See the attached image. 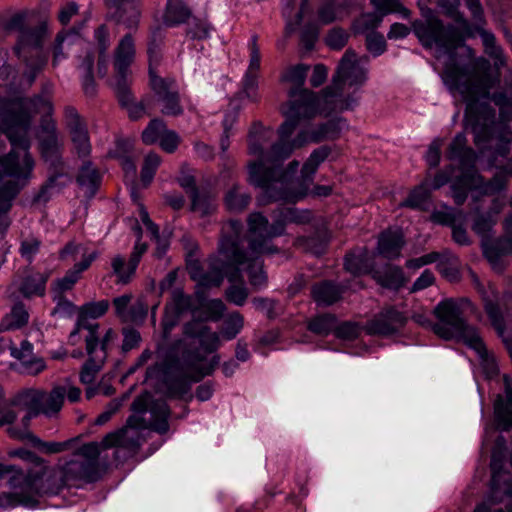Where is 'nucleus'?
Segmentation results:
<instances>
[{"instance_id": "obj_1", "label": "nucleus", "mask_w": 512, "mask_h": 512, "mask_svg": "<svg viewBox=\"0 0 512 512\" xmlns=\"http://www.w3.org/2000/svg\"><path fill=\"white\" fill-rule=\"evenodd\" d=\"M466 50L468 59L463 65L452 58L446 62L442 80L452 95L459 93L466 102V116L472 122L474 143L480 154H489L490 164L499 166L510 159L512 131L506 122L512 117V101L504 93L493 95V102L499 106V121L489 105H477L479 100L489 99L495 80L490 62L484 57H475L471 48Z\"/></svg>"}, {"instance_id": "obj_2", "label": "nucleus", "mask_w": 512, "mask_h": 512, "mask_svg": "<svg viewBox=\"0 0 512 512\" xmlns=\"http://www.w3.org/2000/svg\"><path fill=\"white\" fill-rule=\"evenodd\" d=\"M243 225L239 220H229L222 228V237L218 245V255L209 258L208 270H205L199 260L187 262L190 278L202 287H218L224 278L235 283L241 280V272L247 271L250 284L255 288L266 285L267 276L263 270V261L257 252L263 248V243L251 241V255L243 252Z\"/></svg>"}, {"instance_id": "obj_3", "label": "nucleus", "mask_w": 512, "mask_h": 512, "mask_svg": "<svg viewBox=\"0 0 512 512\" xmlns=\"http://www.w3.org/2000/svg\"><path fill=\"white\" fill-rule=\"evenodd\" d=\"M31 114L1 123V131L7 136L11 150L0 157V232L10 226L8 213L12 202L28 184L33 175L35 161L30 153L29 130Z\"/></svg>"}, {"instance_id": "obj_4", "label": "nucleus", "mask_w": 512, "mask_h": 512, "mask_svg": "<svg viewBox=\"0 0 512 512\" xmlns=\"http://www.w3.org/2000/svg\"><path fill=\"white\" fill-rule=\"evenodd\" d=\"M335 97L326 94V87L319 94L309 89L290 88L283 111L286 120L278 128L279 142L273 147V155L282 159L290 157L293 153L290 137L301 121L311 120L317 115L329 116L347 111L352 100L339 102Z\"/></svg>"}, {"instance_id": "obj_5", "label": "nucleus", "mask_w": 512, "mask_h": 512, "mask_svg": "<svg viewBox=\"0 0 512 512\" xmlns=\"http://www.w3.org/2000/svg\"><path fill=\"white\" fill-rule=\"evenodd\" d=\"M483 156L487 158L488 165L493 167L489 161L490 155L485 153ZM447 158L457 160L461 168L466 170L452 185V197L458 206L466 201L468 190H479L484 195H495L504 190L508 178L512 176L511 156L507 163L494 166L499 171L491 180L485 181L484 177L474 169L477 154L472 148L467 147V138L464 133H458L454 137L449 145Z\"/></svg>"}, {"instance_id": "obj_6", "label": "nucleus", "mask_w": 512, "mask_h": 512, "mask_svg": "<svg viewBox=\"0 0 512 512\" xmlns=\"http://www.w3.org/2000/svg\"><path fill=\"white\" fill-rule=\"evenodd\" d=\"M183 346V340L177 341L163 362V384L172 398L183 399L189 394L192 383L211 375L220 362V357L215 355L204 364L205 355L198 349Z\"/></svg>"}, {"instance_id": "obj_7", "label": "nucleus", "mask_w": 512, "mask_h": 512, "mask_svg": "<svg viewBox=\"0 0 512 512\" xmlns=\"http://www.w3.org/2000/svg\"><path fill=\"white\" fill-rule=\"evenodd\" d=\"M282 163H268L266 167H262L261 163H248V182L262 190L259 198L262 204L276 201L296 203L307 195L308 183L302 181L296 188L294 181L299 162L293 160L286 168L282 167Z\"/></svg>"}, {"instance_id": "obj_8", "label": "nucleus", "mask_w": 512, "mask_h": 512, "mask_svg": "<svg viewBox=\"0 0 512 512\" xmlns=\"http://www.w3.org/2000/svg\"><path fill=\"white\" fill-rule=\"evenodd\" d=\"M8 455L29 462L35 468L24 472L21 468L11 465L14 470L7 475H9L8 484L13 491L5 493V498L12 505L34 506L36 497L45 491L44 477L49 470L45 460L25 448L11 450Z\"/></svg>"}, {"instance_id": "obj_9", "label": "nucleus", "mask_w": 512, "mask_h": 512, "mask_svg": "<svg viewBox=\"0 0 512 512\" xmlns=\"http://www.w3.org/2000/svg\"><path fill=\"white\" fill-rule=\"evenodd\" d=\"M434 314L439 320V323L433 326L435 334L445 340L453 338L462 340L469 348L476 351L481 360L487 363L491 373H496L494 360L489 358L478 330L465 321L456 301L446 299L439 302L434 308Z\"/></svg>"}, {"instance_id": "obj_10", "label": "nucleus", "mask_w": 512, "mask_h": 512, "mask_svg": "<svg viewBox=\"0 0 512 512\" xmlns=\"http://www.w3.org/2000/svg\"><path fill=\"white\" fill-rule=\"evenodd\" d=\"M150 416V420L146 421L143 416L131 415L124 427L108 433L102 439L99 443L100 449L117 447L135 453L141 446L140 430L151 429L160 434H165L169 430L170 409L164 400H157L152 404Z\"/></svg>"}, {"instance_id": "obj_11", "label": "nucleus", "mask_w": 512, "mask_h": 512, "mask_svg": "<svg viewBox=\"0 0 512 512\" xmlns=\"http://www.w3.org/2000/svg\"><path fill=\"white\" fill-rule=\"evenodd\" d=\"M71 459L59 468V481L54 485H45L44 493L57 494L65 487H80L83 483H92L99 478L100 445L89 442L82 445Z\"/></svg>"}, {"instance_id": "obj_12", "label": "nucleus", "mask_w": 512, "mask_h": 512, "mask_svg": "<svg viewBox=\"0 0 512 512\" xmlns=\"http://www.w3.org/2000/svg\"><path fill=\"white\" fill-rule=\"evenodd\" d=\"M418 6L425 20H414L412 30L422 46L426 49L436 46L443 53L452 55L463 44L460 31L451 24L444 25L433 10L423 6L421 2Z\"/></svg>"}, {"instance_id": "obj_13", "label": "nucleus", "mask_w": 512, "mask_h": 512, "mask_svg": "<svg viewBox=\"0 0 512 512\" xmlns=\"http://www.w3.org/2000/svg\"><path fill=\"white\" fill-rule=\"evenodd\" d=\"M41 108L39 113H43L41 124H40V151L45 162L49 164L50 174L46 183L42 186L37 199L47 200L46 193L49 189L57 186V181L60 178L66 177L68 178V174L66 172L65 164L61 157V149L62 144L59 142L57 134H56V125L53 119L51 118V114L53 111V105L51 104V110L44 111L41 105L38 106ZM31 114V119L38 112H34V108L31 107L28 109Z\"/></svg>"}, {"instance_id": "obj_14", "label": "nucleus", "mask_w": 512, "mask_h": 512, "mask_svg": "<svg viewBox=\"0 0 512 512\" xmlns=\"http://www.w3.org/2000/svg\"><path fill=\"white\" fill-rule=\"evenodd\" d=\"M136 57L135 41L131 33L125 34L118 41L113 51V69L115 74L114 90L121 107L126 109L134 103L130 90V67Z\"/></svg>"}, {"instance_id": "obj_15", "label": "nucleus", "mask_w": 512, "mask_h": 512, "mask_svg": "<svg viewBox=\"0 0 512 512\" xmlns=\"http://www.w3.org/2000/svg\"><path fill=\"white\" fill-rule=\"evenodd\" d=\"M367 80V70L360 66L356 60V54L352 50H346L341 58L337 70L332 77L331 84L326 87V94L335 95L339 102L352 100L348 110H352L358 104V99L353 94L344 95L346 85L360 87Z\"/></svg>"}, {"instance_id": "obj_16", "label": "nucleus", "mask_w": 512, "mask_h": 512, "mask_svg": "<svg viewBox=\"0 0 512 512\" xmlns=\"http://www.w3.org/2000/svg\"><path fill=\"white\" fill-rule=\"evenodd\" d=\"M48 33V26L45 21L35 25L29 23L18 35L14 52L22 59L27 67L35 74L47 63V56L43 53L42 47Z\"/></svg>"}, {"instance_id": "obj_17", "label": "nucleus", "mask_w": 512, "mask_h": 512, "mask_svg": "<svg viewBox=\"0 0 512 512\" xmlns=\"http://www.w3.org/2000/svg\"><path fill=\"white\" fill-rule=\"evenodd\" d=\"M149 84L158 102L162 104L161 113L163 115L176 117L183 114L179 89L175 79L162 78L156 74L153 68H150Z\"/></svg>"}, {"instance_id": "obj_18", "label": "nucleus", "mask_w": 512, "mask_h": 512, "mask_svg": "<svg viewBox=\"0 0 512 512\" xmlns=\"http://www.w3.org/2000/svg\"><path fill=\"white\" fill-rule=\"evenodd\" d=\"M274 131L270 127L263 126L260 122H254L248 133V153L258 159L256 163H261L266 167L268 163L284 162L287 158H278L273 155V147L279 142L273 143L268 150L267 145L273 139Z\"/></svg>"}, {"instance_id": "obj_19", "label": "nucleus", "mask_w": 512, "mask_h": 512, "mask_svg": "<svg viewBox=\"0 0 512 512\" xmlns=\"http://www.w3.org/2000/svg\"><path fill=\"white\" fill-rule=\"evenodd\" d=\"M407 322L403 312L394 306L383 308L371 320L364 325V331L373 336H390L402 329Z\"/></svg>"}, {"instance_id": "obj_20", "label": "nucleus", "mask_w": 512, "mask_h": 512, "mask_svg": "<svg viewBox=\"0 0 512 512\" xmlns=\"http://www.w3.org/2000/svg\"><path fill=\"white\" fill-rule=\"evenodd\" d=\"M346 122L343 118L331 119L311 129H302L292 140L293 151L308 143H320L326 140H335L340 137Z\"/></svg>"}, {"instance_id": "obj_21", "label": "nucleus", "mask_w": 512, "mask_h": 512, "mask_svg": "<svg viewBox=\"0 0 512 512\" xmlns=\"http://www.w3.org/2000/svg\"><path fill=\"white\" fill-rule=\"evenodd\" d=\"M99 328V324H94L93 327L83 328L87 331L84 338L85 351L88 356L87 359H92L93 362H106L108 352L117 340L118 334L113 328H108L102 337H100Z\"/></svg>"}, {"instance_id": "obj_22", "label": "nucleus", "mask_w": 512, "mask_h": 512, "mask_svg": "<svg viewBox=\"0 0 512 512\" xmlns=\"http://www.w3.org/2000/svg\"><path fill=\"white\" fill-rule=\"evenodd\" d=\"M270 227L268 219L259 212H253L248 217V228L250 237L248 240V249L243 252L247 255H251V241H257V243H263L261 251L257 252V256L262 261L261 256L264 254L278 253V248L271 244L272 236H270Z\"/></svg>"}, {"instance_id": "obj_23", "label": "nucleus", "mask_w": 512, "mask_h": 512, "mask_svg": "<svg viewBox=\"0 0 512 512\" xmlns=\"http://www.w3.org/2000/svg\"><path fill=\"white\" fill-rule=\"evenodd\" d=\"M247 47L249 51V65L243 77V91L249 99L256 100L261 62V53L258 45L257 34H253L251 36Z\"/></svg>"}, {"instance_id": "obj_24", "label": "nucleus", "mask_w": 512, "mask_h": 512, "mask_svg": "<svg viewBox=\"0 0 512 512\" xmlns=\"http://www.w3.org/2000/svg\"><path fill=\"white\" fill-rule=\"evenodd\" d=\"M67 124L74 150L78 157L85 158L91 152V144L86 125L74 108L66 109Z\"/></svg>"}, {"instance_id": "obj_25", "label": "nucleus", "mask_w": 512, "mask_h": 512, "mask_svg": "<svg viewBox=\"0 0 512 512\" xmlns=\"http://www.w3.org/2000/svg\"><path fill=\"white\" fill-rule=\"evenodd\" d=\"M273 223L270 227V236L277 237L285 233L286 225L289 223L306 224L312 219L309 210H299L295 207H279L273 214Z\"/></svg>"}, {"instance_id": "obj_26", "label": "nucleus", "mask_w": 512, "mask_h": 512, "mask_svg": "<svg viewBox=\"0 0 512 512\" xmlns=\"http://www.w3.org/2000/svg\"><path fill=\"white\" fill-rule=\"evenodd\" d=\"M512 303V292L504 291L501 297L495 296L494 299L484 297V310L490 320L492 327L500 337H503L506 329L504 310L508 309Z\"/></svg>"}, {"instance_id": "obj_27", "label": "nucleus", "mask_w": 512, "mask_h": 512, "mask_svg": "<svg viewBox=\"0 0 512 512\" xmlns=\"http://www.w3.org/2000/svg\"><path fill=\"white\" fill-rule=\"evenodd\" d=\"M183 334L188 338L197 339L206 354L215 352L221 344L219 335L197 320L187 322L183 326Z\"/></svg>"}, {"instance_id": "obj_28", "label": "nucleus", "mask_w": 512, "mask_h": 512, "mask_svg": "<svg viewBox=\"0 0 512 512\" xmlns=\"http://www.w3.org/2000/svg\"><path fill=\"white\" fill-rule=\"evenodd\" d=\"M506 399L498 395L494 402L495 423L499 430L509 431L512 428V380L503 376Z\"/></svg>"}, {"instance_id": "obj_29", "label": "nucleus", "mask_w": 512, "mask_h": 512, "mask_svg": "<svg viewBox=\"0 0 512 512\" xmlns=\"http://www.w3.org/2000/svg\"><path fill=\"white\" fill-rule=\"evenodd\" d=\"M501 479V474L493 473L490 492L476 505L473 512H505L509 498L506 497V489L500 487Z\"/></svg>"}, {"instance_id": "obj_30", "label": "nucleus", "mask_w": 512, "mask_h": 512, "mask_svg": "<svg viewBox=\"0 0 512 512\" xmlns=\"http://www.w3.org/2000/svg\"><path fill=\"white\" fill-rule=\"evenodd\" d=\"M98 257L97 251L83 254L82 260L69 269L62 278L57 279L52 285L53 294H64L70 291L78 282L81 274L86 271Z\"/></svg>"}, {"instance_id": "obj_31", "label": "nucleus", "mask_w": 512, "mask_h": 512, "mask_svg": "<svg viewBox=\"0 0 512 512\" xmlns=\"http://www.w3.org/2000/svg\"><path fill=\"white\" fill-rule=\"evenodd\" d=\"M110 306L108 300L92 301L85 303L78 310V317L74 330L70 333V340L76 337L82 328L93 327L89 319H97L106 314Z\"/></svg>"}, {"instance_id": "obj_32", "label": "nucleus", "mask_w": 512, "mask_h": 512, "mask_svg": "<svg viewBox=\"0 0 512 512\" xmlns=\"http://www.w3.org/2000/svg\"><path fill=\"white\" fill-rule=\"evenodd\" d=\"M45 392L36 389L23 390L10 399V408L18 407L26 410V418H32L41 414V403L44 401Z\"/></svg>"}, {"instance_id": "obj_33", "label": "nucleus", "mask_w": 512, "mask_h": 512, "mask_svg": "<svg viewBox=\"0 0 512 512\" xmlns=\"http://www.w3.org/2000/svg\"><path fill=\"white\" fill-rule=\"evenodd\" d=\"M405 244L404 236L399 229H387L378 238V254L386 259H396L401 255Z\"/></svg>"}, {"instance_id": "obj_34", "label": "nucleus", "mask_w": 512, "mask_h": 512, "mask_svg": "<svg viewBox=\"0 0 512 512\" xmlns=\"http://www.w3.org/2000/svg\"><path fill=\"white\" fill-rule=\"evenodd\" d=\"M483 254L494 269L501 271L500 260L503 256L512 254V238L503 237L493 241L484 240Z\"/></svg>"}, {"instance_id": "obj_35", "label": "nucleus", "mask_w": 512, "mask_h": 512, "mask_svg": "<svg viewBox=\"0 0 512 512\" xmlns=\"http://www.w3.org/2000/svg\"><path fill=\"white\" fill-rule=\"evenodd\" d=\"M192 10L184 0H167L162 20L167 27H177L188 22Z\"/></svg>"}, {"instance_id": "obj_36", "label": "nucleus", "mask_w": 512, "mask_h": 512, "mask_svg": "<svg viewBox=\"0 0 512 512\" xmlns=\"http://www.w3.org/2000/svg\"><path fill=\"white\" fill-rule=\"evenodd\" d=\"M8 432L14 438L29 440L34 447L47 454H57L66 451L74 442V439H69L63 442H46L31 432L18 433L15 429L11 428L8 430Z\"/></svg>"}, {"instance_id": "obj_37", "label": "nucleus", "mask_w": 512, "mask_h": 512, "mask_svg": "<svg viewBox=\"0 0 512 512\" xmlns=\"http://www.w3.org/2000/svg\"><path fill=\"white\" fill-rule=\"evenodd\" d=\"M343 293L341 287L331 281L316 283L311 288L313 300L319 306H330L337 302Z\"/></svg>"}, {"instance_id": "obj_38", "label": "nucleus", "mask_w": 512, "mask_h": 512, "mask_svg": "<svg viewBox=\"0 0 512 512\" xmlns=\"http://www.w3.org/2000/svg\"><path fill=\"white\" fill-rule=\"evenodd\" d=\"M344 267L354 276H359L373 273L374 262L366 250H361L358 253L352 252L347 254Z\"/></svg>"}, {"instance_id": "obj_39", "label": "nucleus", "mask_w": 512, "mask_h": 512, "mask_svg": "<svg viewBox=\"0 0 512 512\" xmlns=\"http://www.w3.org/2000/svg\"><path fill=\"white\" fill-rule=\"evenodd\" d=\"M48 275L34 273L25 276L18 285L19 293L25 298L43 296L46 291Z\"/></svg>"}, {"instance_id": "obj_40", "label": "nucleus", "mask_w": 512, "mask_h": 512, "mask_svg": "<svg viewBox=\"0 0 512 512\" xmlns=\"http://www.w3.org/2000/svg\"><path fill=\"white\" fill-rule=\"evenodd\" d=\"M373 279L382 287L399 290L406 280L403 270L398 266H387L383 272L373 271Z\"/></svg>"}, {"instance_id": "obj_41", "label": "nucleus", "mask_w": 512, "mask_h": 512, "mask_svg": "<svg viewBox=\"0 0 512 512\" xmlns=\"http://www.w3.org/2000/svg\"><path fill=\"white\" fill-rule=\"evenodd\" d=\"M330 153L331 148L325 145L312 151L301 169V178L303 182L308 183V185L312 182L318 167L328 158Z\"/></svg>"}, {"instance_id": "obj_42", "label": "nucleus", "mask_w": 512, "mask_h": 512, "mask_svg": "<svg viewBox=\"0 0 512 512\" xmlns=\"http://www.w3.org/2000/svg\"><path fill=\"white\" fill-rule=\"evenodd\" d=\"M29 320V313L22 302H16L9 313L0 322V331L19 329L25 326Z\"/></svg>"}, {"instance_id": "obj_43", "label": "nucleus", "mask_w": 512, "mask_h": 512, "mask_svg": "<svg viewBox=\"0 0 512 512\" xmlns=\"http://www.w3.org/2000/svg\"><path fill=\"white\" fill-rule=\"evenodd\" d=\"M114 9V18L118 23L123 24L128 29L138 27L141 16L139 3L127 1Z\"/></svg>"}, {"instance_id": "obj_44", "label": "nucleus", "mask_w": 512, "mask_h": 512, "mask_svg": "<svg viewBox=\"0 0 512 512\" xmlns=\"http://www.w3.org/2000/svg\"><path fill=\"white\" fill-rule=\"evenodd\" d=\"M505 203L503 200L496 198L493 200V205L490 211L485 215H479L473 224V231L483 238L487 237L492 230L493 226L496 224V219L494 215L500 213L503 209Z\"/></svg>"}, {"instance_id": "obj_45", "label": "nucleus", "mask_w": 512, "mask_h": 512, "mask_svg": "<svg viewBox=\"0 0 512 512\" xmlns=\"http://www.w3.org/2000/svg\"><path fill=\"white\" fill-rule=\"evenodd\" d=\"M94 61V53L88 51L78 67L83 74L82 89L87 97H94L97 93V86L93 76Z\"/></svg>"}, {"instance_id": "obj_46", "label": "nucleus", "mask_w": 512, "mask_h": 512, "mask_svg": "<svg viewBox=\"0 0 512 512\" xmlns=\"http://www.w3.org/2000/svg\"><path fill=\"white\" fill-rule=\"evenodd\" d=\"M137 265L131 266V259L126 260L122 255H115L111 259V268L116 276L118 284L126 285L130 283L135 276Z\"/></svg>"}, {"instance_id": "obj_47", "label": "nucleus", "mask_w": 512, "mask_h": 512, "mask_svg": "<svg viewBox=\"0 0 512 512\" xmlns=\"http://www.w3.org/2000/svg\"><path fill=\"white\" fill-rule=\"evenodd\" d=\"M225 205L231 212H241L247 208L251 201V195L234 184L225 195Z\"/></svg>"}, {"instance_id": "obj_48", "label": "nucleus", "mask_w": 512, "mask_h": 512, "mask_svg": "<svg viewBox=\"0 0 512 512\" xmlns=\"http://www.w3.org/2000/svg\"><path fill=\"white\" fill-rule=\"evenodd\" d=\"M65 399V389L62 386H55L46 394L41 403V414L48 417L56 415L62 408Z\"/></svg>"}, {"instance_id": "obj_49", "label": "nucleus", "mask_w": 512, "mask_h": 512, "mask_svg": "<svg viewBox=\"0 0 512 512\" xmlns=\"http://www.w3.org/2000/svg\"><path fill=\"white\" fill-rule=\"evenodd\" d=\"M384 17L373 12H364L360 14L352 24V29L356 34H366L374 33V30L377 29L382 23Z\"/></svg>"}, {"instance_id": "obj_50", "label": "nucleus", "mask_w": 512, "mask_h": 512, "mask_svg": "<svg viewBox=\"0 0 512 512\" xmlns=\"http://www.w3.org/2000/svg\"><path fill=\"white\" fill-rule=\"evenodd\" d=\"M430 197V189L428 188V180L415 187L409 196L401 203L403 207L425 210Z\"/></svg>"}, {"instance_id": "obj_51", "label": "nucleus", "mask_w": 512, "mask_h": 512, "mask_svg": "<svg viewBox=\"0 0 512 512\" xmlns=\"http://www.w3.org/2000/svg\"><path fill=\"white\" fill-rule=\"evenodd\" d=\"M375 12L385 17L392 13H398L404 19H409L411 11L406 8L401 0H370Z\"/></svg>"}, {"instance_id": "obj_52", "label": "nucleus", "mask_w": 512, "mask_h": 512, "mask_svg": "<svg viewBox=\"0 0 512 512\" xmlns=\"http://www.w3.org/2000/svg\"><path fill=\"white\" fill-rule=\"evenodd\" d=\"M165 306L182 315L193 309L194 299L191 295L185 294L182 289L176 288L172 290L170 301Z\"/></svg>"}, {"instance_id": "obj_53", "label": "nucleus", "mask_w": 512, "mask_h": 512, "mask_svg": "<svg viewBox=\"0 0 512 512\" xmlns=\"http://www.w3.org/2000/svg\"><path fill=\"white\" fill-rule=\"evenodd\" d=\"M436 268L440 274H442L447 279L453 281L459 278V270H458V258L448 252L445 251L441 253V257L436 262Z\"/></svg>"}, {"instance_id": "obj_54", "label": "nucleus", "mask_w": 512, "mask_h": 512, "mask_svg": "<svg viewBox=\"0 0 512 512\" xmlns=\"http://www.w3.org/2000/svg\"><path fill=\"white\" fill-rule=\"evenodd\" d=\"M100 180L101 178L98 170L92 167L91 162H85L77 176L78 184L94 193L100 183Z\"/></svg>"}, {"instance_id": "obj_55", "label": "nucleus", "mask_w": 512, "mask_h": 512, "mask_svg": "<svg viewBox=\"0 0 512 512\" xmlns=\"http://www.w3.org/2000/svg\"><path fill=\"white\" fill-rule=\"evenodd\" d=\"M337 319L332 314H322L312 318L308 323V329L317 334L326 336L331 332H334Z\"/></svg>"}, {"instance_id": "obj_56", "label": "nucleus", "mask_w": 512, "mask_h": 512, "mask_svg": "<svg viewBox=\"0 0 512 512\" xmlns=\"http://www.w3.org/2000/svg\"><path fill=\"white\" fill-rule=\"evenodd\" d=\"M309 65L297 64L289 67L282 75V81L292 84L291 88L305 89L303 86L306 81Z\"/></svg>"}, {"instance_id": "obj_57", "label": "nucleus", "mask_w": 512, "mask_h": 512, "mask_svg": "<svg viewBox=\"0 0 512 512\" xmlns=\"http://www.w3.org/2000/svg\"><path fill=\"white\" fill-rule=\"evenodd\" d=\"M191 199V210L202 217L212 214L216 208L214 199L207 194H200L198 191H194Z\"/></svg>"}, {"instance_id": "obj_58", "label": "nucleus", "mask_w": 512, "mask_h": 512, "mask_svg": "<svg viewBox=\"0 0 512 512\" xmlns=\"http://www.w3.org/2000/svg\"><path fill=\"white\" fill-rule=\"evenodd\" d=\"M166 130V124L163 120L152 119L143 130L141 138L146 145H152L159 142L163 132Z\"/></svg>"}, {"instance_id": "obj_59", "label": "nucleus", "mask_w": 512, "mask_h": 512, "mask_svg": "<svg viewBox=\"0 0 512 512\" xmlns=\"http://www.w3.org/2000/svg\"><path fill=\"white\" fill-rule=\"evenodd\" d=\"M41 246L42 241L39 238L29 235L21 240L19 253L28 263H32Z\"/></svg>"}, {"instance_id": "obj_60", "label": "nucleus", "mask_w": 512, "mask_h": 512, "mask_svg": "<svg viewBox=\"0 0 512 512\" xmlns=\"http://www.w3.org/2000/svg\"><path fill=\"white\" fill-rule=\"evenodd\" d=\"M161 163V158L156 153H149L145 159L141 169V181L144 186H148Z\"/></svg>"}, {"instance_id": "obj_61", "label": "nucleus", "mask_w": 512, "mask_h": 512, "mask_svg": "<svg viewBox=\"0 0 512 512\" xmlns=\"http://www.w3.org/2000/svg\"><path fill=\"white\" fill-rule=\"evenodd\" d=\"M243 325L244 319L240 313L234 312L230 314L226 319L224 328L222 330L223 338L226 340L234 339L243 328Z\"/></svg>"}, {"instance_id": "obj_62", "label": "nucleus", "mask_w": 512, "mask_h": 512, "mask_svg": "<svg viewBox=\"0 0 512 512\" xmlns=\"http://www.w3.org/2000/svg\"><path fill=\"white\" fill-rule=\"evenodd\" d=\"M211 25L204 19L193 18L186 29V35L192 40H202L209 37Z\"/></svg>"}, {"instance_id": "obj_63", "label": "nucleus", "mask_w": 512, "mask_h": 512, "mask_svg": "<svg viewBox=\"0 0 512 512\" xmlns=\"http://www.w3.org/2000/svg\"><path fill=\"white\" fill-rule=\"evenodd\" d=\"M163 38H164V35H163V30L161 27L154 28L150 33L149 41H148V49H147V53H148L149 61H150L149 69L153 68L152 67L153 61L157 62L159 60L160 45L162 44Z\"/></svg>"}, {"instance_id": "obj_64", "label": "nucleus", "mask_w": 512, "mask_h": 512, "mask_svg": "<svg viewBox=\"0 0 512 512\" xmlns=\"http://www.w3.org/2000/svg\"><path fill=\"white\" fill-rule=\"evenodd\" d=\"M53 301L55 302V307L52 310V315L58 316L61 318L70 317L76 310V306L69 301L64 294H53Z\"/></svg>"}]
</instances>
